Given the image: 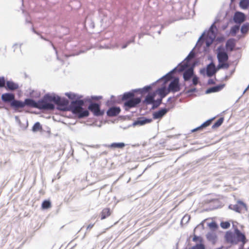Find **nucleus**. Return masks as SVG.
<instances>
[{"label": "nucleus", "instance_id": "f257e3e1", "mask_svg": "<svg viewBox=\"0 0 249 249\" xmlns=\"http://www.w3.org/2000/svg\"><path fill=\"white\" fill-rule=\"evenodd\" d=\"M219 21V19H215L207 32L203 31V43H205L206 45V47H203V52H208L209 48L214 42H216L217 44L224 41L225 38L224 36L216 37L217 29L215 24Z\"/></svg>", "mask_w": 249, "mask_h": 249}, {"label": "nucleus", "instance_id": "f03ea898", "mask_svg": "<svg viewBox=\"0 0 249 249\" xmlns=\"http://www.w3.org/2000/svg\"><path fill=\"white\" fill-rule=\"evenodd\" d=\"M225 238L227 242L232 244H237L239 242H241V249H243L245 244L247 242L245 234L241 232L237 228L234 229L233 233L230 231H227Z\"/></svg>", "mask_w": 249, "mask_h": 249}, {"label": "nucleus", "instance_id": "7ed1b4c3", "mask_svg": "<svg viewBox=\"0 0 249 249\" xmlns=\"http://www.w3.org/2000/svg\"><path fill=\"white\" fill-rule=\"evenodd\" d=\"M183 77L186 83L189 82V80L191 78H192V83L190 84V87H185L184 89L185 93L190 94L191 93L196 92V89L195 87L198 83V77L194 74L193 68H190L185 70L184 71ZM185 86H186V84H185Z\"/></svg>", "mask_w": 249, "mask_h": 249}, {"label": "nucleus", "instance_id": "20e7f679", "mask_svg": "<svg viewBox=\"0 0 249 249\" xmlns=\"http://www.w3.org/2000/svg\"><path fill=\"white\" fill-rule=\"evenodd\" d=\"M134 96V93L130 92L123 94L122 100L124 101L123 107L125 110L128 111L131 108L136 107L140 103L141 99Z\"/></svg>", "mask_w": 249, "mask_h": 249}, {"label": "nucleus", "instance_id": "39448f33", "mask_svg": "<svg viewBox=\"0 0 249 249\" xmlns=\"http://www.w3.org/2000/svg\"><path fill=\"white\" fill-rule=\"evenodd\" d=\"M84 104L83 100H79L71 102L70 110L71 112L77 115L79 118L88 117L89 115V112L87 110H84L82 107Z\"/></svg>", "mask_w": 249, "mask_h": 249}, {"label": "nucleus", "instance_id": "423d86ee", "mask_svg": "<svg viewBox=\"0 0 249 249\" xmlns=\"http://www.w3.org/2000/svg\"><path fill=\"white\" fill-rule=\"evenodd\" d=\"M24 107L25 106L36 108L39 109H51L53 108V106L50 104H45L44 102H41L40 100L37 102H35L34 100L31 99H26L24 102Z\"/></svg>", "mask_w": 249, "mask_h": 249}, {"label": "nucleus", "instance_id": "0eeeda50", "mask_svg": "<svg viewBox=\"0 0 249 249\" xmlns=\"http://www.w3.org/2000/svg\"><path fill=\"white\" fill-rule=\"evenodd\" d=\"M202 230V224L200 223L197 226L194 231V237L193 240L194 242H199V244L193 247L191 249H202V238L201 236V232Z\"/></svg>", "mask_w": 249, "mask_h": 249}, {"label": "nucleus", "instance_id": "6e6552de", "mask_svg": "<svg viewBox=\"0 0 249 249\" xmlns=\"http://www.w3.org/2000/svg\"><path fill=\"white\" fill-rule=\"evenodd\" d=\"M217 57L219 63L225 62L228 60V53L223 46H220L217 48Z\"/></svg>", "mask_w": 249, "mask_h": 249}, {"label": "nucleus", "instance_id": "1a4fd4ad", "mask_svg": "<svg viewBox=\"0 0 249 249\" xmlns=\"http://www.w3.org/2000/svg\"><path fill=\"white\" fill-rule=\"evenodd\" d=\"M217 202V199L205 198L203 200V211H208L217 208V206L214 204Z\"/></svg>", "mask_w": 249, "mask_h": 249}, {"label": "nucleus", "instance_id": "9d476101", "mask_svg": "<svg viewBox=\"0 0 249 249\" xmlns=\"http://www.w3.org/2000/svg\"><path fill=\"white\" fill-rule=\"evenodd\" d=\"M229 208L239 213H242L243 211L247 210L246 204L241 200H238L237 203L234 205H230Z\"/></svg>", "mask_w": 249, "mask_h": 249}, {"label": "nucleus", "instance_id": "9b49d317", "mask_svg": "<svg viewBox=\"0 0 249 249\" xmlns=\"http://www.w3.org/2000/svg\"><path fill=\"white\" fill-rule=\"evenodd\" d=\"M156 94L155 93H153L151 94H149L146 96L144 102L146 104H153V107H157L161 104V99H160L157 100V101L154 100V98L155 97Z\"/></svg>", "mask_w": 249, "mask_h": 249}, {"label": "nucleus", "instance_id": "f8f14e48", "mask_svg": "<svg viewBox=\"0 0 249 249\" xmlns=\"http://www.w3.org/2000/svg\"><path fill=\"white\" fill-rule=\"evenodd\" d=\"M88 109L93 114L94 116H101L104 114V112L101 111L100 109V105L97 103H91L89 105Z\"/></svg>", "mask_w": 249, "mask_h": 249}, {"label": "nucleus", "instance_id": "ddd939ff", "mask_svg": "<svg viewBox=\"0 0 249 249\" xmlns=\"http://www.w3.org/2000/svg\"><path fill=\"white\" fill-rule=\"evenodd\" d=\"M58 96L52 95L49 94H46L44 96L42 100H40L41 102H44L45 104H50L53 106V108L51 109H47V110H53L54 108V106L51 102H54L55 104L57 100V98Z\"/></svg>", "mask_w": 249, "mask_h": 249}, {"label": "nucleus", "instance_id": "4468645a", "mask_svg": "<svg viewBox=\"0 0 249 249\" xmlns=\"http://www.w3.org/2000/svg\"><path fill=\"white\" fill-rule=\"evenodd\" d=\"M169 92H176L180 90L179 79L175 78L169 84L168 88Z\"/></svg>", "mask_w": 249, "mask_h": 249}, {"label": "nucleus", "instance_id": "2eb2a0df", "mask_svg": "<svg viewBox=\"0 0 249 249\" xmlns=\"http://www.w3.org/2000/svg\"><path fill=\"white\" fill-rule=\"evenodd\" d=\"M233 19L235 23L241 24L245 20L246 17L244 13L240 12H236L234 15Z\"/></svg>", "mask_w": 249, "mask_h": 249}, {"label": "nucleus", "instance_id": "dca6fc26", "mask_svg": "<svg viewBox=\"0 0 249 249\" xmlns=\"http://www.w3.org/2000/svg\"><path fill=\"white\" fill-rule=\"evenodd\" d=\"M216 72L215 66L213 62H211L206 68V73L208 77H211L214 75Z\"/></svg>", "mask_w": 249, "mask_h": 249}, {"label": "nucleus", "instance_id": "f3484780", "mask_svg": "<svg viewBox=\"0 0 249 249\" xmlns=\"http://www.w3.org/2000/svg\"><path fill=\"white\" fill-rule=\"evenodd\" d=\"M55 104L59 106L61 109L65 110L66 107L69 104V101L67 99L61 98L58 96Z\"/></svg>", "mask_w": 249, "mask_h": 249}, {"label": "nucleus", "instance_id": "a211bd4d", "mask_svg": "<svg viewBox=\"0 0 249 249\" xmlns=\"http://www.w3.org/2000/svg\"><path fill=\"white\" fill-rule=\"evenodd\" d=\"M121 111L119 107H112L107 111V114L109 117H114L118 115Z\"/></svg>", "mask_w": 249, "mask_h": 249}, {"label": "nucleus", "instance_id": "6ab92c4d", "mask_svg": "<svg viewBox=\"0 0 249 249\" xmlns=\"http://www.w3.org/2000/svg\"><path fill=\"white\" fill-rule=\"evenodd\" d=\"M224 85L222 84L210 87L205 91V93L210 94L212 93L218 92L220 91L224 88Z\"/></svg>", "mask_w": 249, "mask_h": 249}, {"label": "nucleus", "instance_id": "aec40b11", "mask_svg": "<svg viewBox=\"0 0 249 249\" xmlns=\"http://www.w3.org/2000/svg\"><path fill=\"white\" fill-rule=\"evenodd\" d=\"M206 238L207 240L214 244L217 241V236L216 233L214 231H211L206 234Z\"/></svg>", "mask_w": 249, "mask_h": 249}, {"label": "nucleus", "instance_id": "412c9836", "mask_svg": "<svg viewBox=\"0 0 249 249\" xmlns=\"http://www.w3.org/2000/svg\"><path fill=\"white\" fill-rule=\"evenodd\" d=\"M235 46V39L233 38H230L227 41L225 47L227 51L231 52L233 50Z\"/></svg>", "mask_w": 249, "mask_h": 249}, {"label": "nucleus", "instance_id": "4be33fe9", "mask_svg": "<svg viewBox=\"0 0 249 249\" xmlns=\"http://www.w3.org/2000/svg\"><path fill=\"white\" fill-rule=\"evenodd\" d=\"M168 111L166 108H162L153 113V118L155 119H159L163 117Z\"/></svg>", "mask_w": 249, "mask_h": 249}, {"label": "nucleus", "instance_id": "5701e85b", "mask_svg": "<svg viewBox=\"0 0 249 249\" xmlns=\"http://www.w3.org/2000/svg\"><path fill=\"white\" fill-rule=\"evenodd\" d=\"M11 106L15 109L23 108L24 107V102H23L14 99L13 101L11 102Z\"/></svg>", "mask_w": 249, "mask_h": 249}, {"label": "nucleus", "instance_id": "b1692460", "mask_svg": "<svg viewBox=\"0 0 249 249\" xmlns=\"http://www.w3.org/2000/svg\"><path fill=\"white\" fill-rule=\"evenodd\" d=\"M1 99L5 102H11L15 99V96L12 93H4L2 95Z\"/></svg>", "mask_w": 249, "mask_h": 249}, {"label": "nucleus", "instance_id": "393cba45", "mask_svg": "<svg viewBox=\"0 0 249 249\" xmlns=\"http://www.w3.org/2000/svg\"><path fill=\"white\" fill-rule=\"evenodd\" d=\"M111 214L110 209L108 208H106L103 209L100 213L101 219L103 220L109 216Z\"/></svg>", "mask_w": 249, "mask_h": 249}, {"label": "nucleus", "instance_id": "a878e982", "mask_svg": "<svg viewBox=\"0 0 249 249\" xmlns=\"http://www.w3.org/2000/svg\"><path fill=\"white\" fill-rule=\"evenodd\" d=\"M158 91L161 99L170 92L168 89H166L165 87L159 89Z\"/></svg>", "mask_w": 249, "mask_h": 249}, {"label": "nucleus", "instance_id": "bb28decb", "mask_svg": "<svg viewBox=\"0 0 249 249\" xmlns=\"http://www.w3.org/2000/svg\"><path fill=\"white\" fill-rule=\"evenodd\" d=\"M189 64L185 60L180 63L177 69L179 72L185 71L186 69L188 67Z\"/></svg>", "mask_w": 249, "mask_h": 249}, {"label": "nucleus", "instance_id": "cd10ccee", "mask_svg": "<svg viewBox=\"0 0 249 249\" xmlns=\"http://www.w3.org/2000/svg\"><path fill=\"white\" fill-rule=\"evenodd\" d=\"M6 88L10 90H14L18 89V85L12 81H7Z\"/></svg>", "mask_w": 249, "mask_h": 249}, {"label": "nucleus", "instance_id": "c85d7f7f", "mask_svg": "<svg viewBox=\"0 0 249 249\" xmlns=\"http://www.w3.org/2000/svg\"><path fill=\"white\" fill-rule=\"evenodd\" d=\"M152 119H146L145 118H140L136 123L137 124H139L140 125H143L145 124L149 123L151 122Z\"/></svg>", "mask_w": 249, "mask_h": 249}, {"label": "nucleus", "instance_id": "c756f323", "mask_svg": "<svg viewBox=\"0 0 249 249\" xmlns=\"http://www.w3.org/2000/svg\"><path fill=\"white\" fill-rule=\"evenodd\" d=\"M125 146V144L123 142L112 143L108 146L109 147L112 148H123Z\"/></svg>", "mask_w": 249, "mask_h": 249}, {"label": "nucleus", "instance_id": "7c9ffc66", "mask_svg": "<svg viewBox=\"0 0 249 249\" xmlns=\"http://www.w3.org/2000/svg\"><path fill=\"white\" fill-rule=\"evenodd\" d=\"M239 5L243 9H247L249 7V0H241L240 1Z\"/></svg>", "mask_w": 249, "mask_h": 249}, {"label": "nucleus", "instance_id": "2f4dec72", "mask_svg": "<svg viewBox=\"0 0 249 249\" xmlns=\"http://www.w3.org/2000/svg\"><path fill=\"white\" fill-rule=\"evenodd\" d=\"M224 118L223 117H221L219 118L216 122L212 125V128L215 129L218 127H219L223 123Z\"/></svg>", "mask_w": 249, "mask_h": 249}, {"label": "nucleus", "instance_id": "473e14b6", "mask_svg": "<svg viewBox=\"0 0 249 249\" xmlns=\"http://www.w3.org/2000/svg\"><path fill=\"white\" fill-rule=\"evenodd\" d=\"M239 28H240L239 25H235L232 26L231 28V31H230V34H231V35H232L233 36H235L236 33L239 30Z\"/></svg>", "mask_w": 249, "mask_h": 249}, {"label": "nucleus", "instance_id": "72a5a7b5", "mask_svg": "<svg viewBox=\"0 0 249 249\" xmlns=\"http://www.w3.org/2000/svg\"><path fill=\"white\" fill-rule=\"evenodd\" d=\"M42 127L39 122H36L34 124L32 127V130L34 132L42 131Z\"/></svg>", "mask_w": 249, "mask_h": 249}, {"label": "nucleus", "instance_id": "f704fd0d", "mask_svg": "<svg viewBox=\"0 0 249 249\" xmlns=\"http://www.w3.org/2000/svg\"><path fill=\"white\" fill-rule=\"evenodd\" d=\"M51 203L49 200H44L41 205L43 209H47L51 207Z\"/></svg>", "mask_w": 249, "mask_h": 249}, {"label": "nucleus", "instance_id": "c9c22d12", "mask_svg": "<svg viewBox=\"0 0 249 249\" xmlns=\"http://www.w3.org/2000/svg\"><path fill=\"white\" fill-rule=\"evenodd\" d=\"M249 30V25L248 24H243L241 28V32L242 34H246Z\"/></svg>", "mask_w": 249, "mask_h": 249}, {"label": "nucleus", "instance_id": "e433bc0d", "mask_svg": "<svg viewBox=\"0 0 249 249\" xmlns=\"http://www.w3.org/2000/svg\"><path fill=\"white\" fill-rule=\"evenodd\" d=\"M219 69H228L229 67V64L226 62L219 63L217 66Z\"/></svg>", "mask_w": 249, "mask_h": 249}, {"label": "nucleus", "instance_id": "4c0bfd02", "mask_svg": "<svg viewBox=\"0 0 249 249\" xmlns=\"http://www.w3.org/2000/svg\"><path fill=\"white\" fill-rule=\"evenodd\" d=\"M208 226L212 230H216L218 228L217 224L214 221H212L211 222L208 223Z\"/></svg>", "mask_w": 249, "mask_h": 249}, {"label": "nucleus", "instance_id": "58836bf2", "mask_svg": "<svg viewBox=\"0 0 249 249\" xmlns=\"http://www.w3.org/2000/svg\"><path fill=\"white\" fill-rule=\"evenodd\" d=\"M221 227L224 229H227L230 226V223L228 221H223L220 223Z\"/></svg>", "mask_w": 249, "mask_h": 249}, {"label": "nucleus", "instance_id": "ea45409f", "mask_svg": "<svg viewBox=\"0 0 249 249\" xmlns=\"http://www.w3.org/2000/svg\"><path fill=\"white\" fill-rule=\"evenodd\" d=\"M195 57V53L193 52V51H192L187 56L186 59L184 60L186 62H187L188 63H189V61L193 59Z\"/></svg>", "mask_w": 249, "mask_h": 249}, {"label": "nucleus", "instance_id": "a19ab883", "mask_svg": "<svg viewBox=\"0 0 249 249\" xmlns=\"http://www.w3.org/2000/svg\"><path fill=\"white\" fill-rule=\"evenodd\" d=\"M213 119V118L210 119L208 120L207 121L203 122V128H205V127L209 126L211 124Z\"/></svg>", "mask_w": 249, "mask_h": 249}, {"label": "nucleus", "instance_id": "79ce46f5", "mask_svg": "<svg viewBox=\"0 0 249 249\" xmlns=\"http://www.w3.org/2000/svg\"><path fill=\"white\" fill-rule=\"evenodd\" d=\"M5 81L4 77H0V88H2L5 86Z\"/></svg>", "mask_w": 249, "mask_h": 249}, {"label": "nucleus", "instance_id": "37998d69", "mask_svg": "<svg viewBox=\"0 0 249 249\" xmlns=\"http://www.w3.org/2000/svg\"><path fill=\"white\" fill-rule=\"evenodd\" d=\"M66 96H68L70 99H74L76 98V95H75L74 94H73V93H66Z\"/></svg>", "mask_w": 249, "mask_h": 249}, {"label": "nucleus", "instance_id": "c03bdc74", "mask_svg": "<svg viewBox=\"0 0 249 249\" xmlns=\"http://www.w3.org/2000/svg\"><path fill=\"white\" fill-rule=\"evenodd\" d=\"M190 219V216L188 215H185L182 219L181 222H183L184 221L187 220L188 221Z\"/></svg>", "mask_w": 249, "mask_h": 249}, {"label": "nucleus", "instance_id": "a18cd8bd", "mask_svg": "<svg viewBox=\"0 0 249 249\" xmlns=\"http://www.w3.org/2000/svg\"><path fill=\"white\" fill-rule=\"evenodd\" d=\"M94 225V224H89L87 227V230H91L93 227Z\"/></svg>", "mask_w": 249, "mask_h": 249}, {"label": "nucleus", "instance_id": "49530a36", "mask_svg": "<svg viewBox=\"0 0 249 249\" xmlns=\"http://www.w3.org/2000/svg\"><path fill=\"white\" fill-rule=\"evenodd\" d=\"M215 83L214 81L212 79H209L208 81V84L209 85H213Z\"/></svg>", "mask_w": 249, "mask_h": 249}, {"label": "nucleus", "instance_id": "de8ad7c7", "mask_svg": "<svg viewBox=\"0 0 249 249\" xmlns=\"http://www.w3.org/2000/svg\"><path fill=\"white\" fill-rule=\"evenodd\" d=\"M202 40V35L199 37L197 44H201V42Z\"/></svg>", "mask_w": 249, "mask_h": 249}, {"label": "nucleus", "instance_id": "09e8293b", "mask_svg": "<svg viewBox=\"0 0 249 249\" xmlns=\"http://www.w3.org/2000/svg\"><path fill=\"white\" fill-rule=\"evenodd\" d=\"M227 27V25L223 26L222 27V29H223V30H225V29H226Z\"/></svg>", "mask_w": 249, "mask_h": 249}, {"label": "nucleus", "instance_id": "8fccbe9b", "mask_svg": "<svg viewBox=\"0 0 249 249\" xmlns=\"http://www.w3.org/2000/svg\"><path fill=\"white\" fill-rule=\"evenodd\" d=\"M150 88H151V87L149 86V87H147L146 88V89L147 90H148L149 89H150Z\"/></svg>", "mask_w": 249, "mask_h": 249}, {"label": "nucleus", "instance_id": "3c124183", "mask_svg": "<svg viewBox=\"0 0 249 249\" xmlns=\"http://www.w3.org/2000/svg\"><path fill=\"white\" fill-rule=\"evenodd\" d=\"M248 90V89L247 88H246V89L244 90V91H243V94H244L246 91Z\"/></svg>", "mask_w": 249, "mask_h": 249}, {"label": "nucleus", "instance_id": "603ef678", "mask_svg": "<svg viewBox=\"0 0 249 249\" xmlns=\"http://www.w3.org/2000/svg\"><path fill=\"white\" fill-rule=\"evenodd\" d=\"M248 90V89L247 88H246V89L244 90V91H243V94H244L246 91Z\"/></svg>", "mask_w": 249, "mask_h": 249}, {"label": "nucleus", "instance_id": "864d4df0", "mask_svg": "<svg viewBox=\"0 0 249 249\" xmlns=\"http://www.w3.org/2000/svg\"><path fill=\"white\" fill-rule=\"evenodd\" d=\"M202 125H201L199 127H198V128H197V129H200V128H202Z\"/></svg>", "mask_w": 249, "mask_h": 249}, {"label": "nucleus", "instance_id": "5fc2aeb1", "mask_svg": "<svg viewBox=\"0 0 249 249\" xmlns=\"http://www.w3.org/2000/svg\"><path fill=\"white\" fill-rule=\"evenodd\" d=\"M126 47V45H124L123 47V48H125Z\"/></svg>", "mask_w": 249, "mask_h": 249}, {"label": "nucleus", "instance_id": "6e6d98bb", "mask_svg": "<svg viewBox=\"0 0 249 249\" xmlns=\"http://www.w3.org/2000/svg\"><path fill=\"white\" fill-rule=\"evenodd\" d=\"M200 72H202V69L200 70Z\"/></svg>", "mask_w": 249, "mask_h": 249}, {"label": "nucleus", "instance_id": "4d7b16f0", "mask_svg": "<svg viewBox=\"0 0 249 249\" xmlns=\"http://www.w3.org/2000/svg\"><path fill=\"white\" fill-rule=\"evenodd\" d=\"M248 89H249V85H248V86L246 88Z\"/></svg>", "mask_w": 249, "mask_h": 249}, {"label": "nucleus", "instance_id": "13d9d810", "mask_svg": "<svg viewBox=\"0 0 249 249\" xmlns=\"http://www.w3.org/2000/svg\"><path fill=\"white\" fill-rule=\"evenodd\" d=\"M203 249H205V247H204V245H203Z\"/></svg>", "mask_w": 249, "mask_h": 249}, {"label": "nucleus", "instance_id": "bf43d9fd", "mask_svg": "<svg viewBox=\"0 0 249 249\" xmlns=\"http://www.w3.org/2000/svg\"><path fill=\"white\" fill-rule=\"evenodd\" d=\"M203 73H204V69H203Z\"/></svg>", "mask_w": 249, "mask_h": 249}]
</instances>
